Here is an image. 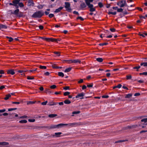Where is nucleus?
<instances>
[{
    "mask_svg": "<svg viewBox=\"0 0 147 147\" xmlns=\"http://www.w3.org/2000/svg\"><path fill=\"white\" fill-rule=\"evenodd\" d=\"M44 15V12L42 10L37 11L32 15V17L34 18H40Z\"/></svg>",
    "mask_w": 147,
    "mask_h": 147,
    "instance_id": "f257e3e1",
    "label": "nucleus"
},
{
    "mask_svg": "<svg viewBox=\"0 0 147 147\" xmlns=\"http://www.w3.org/2000/svg\"><path fill=\"white\" fill-rule=\"evenodd\" d=\"M41 38L44 39L46 41L48 42L51 41L52 42H57V41H60V40L59 39H56L53 38H42L41 37Z\"/></svg>",
    "mask_w": 147,
    "mask_h": 147,
    "instance_id": "f03ea898",
    "label": "nucleus"
},
{
    "mask_svg": "<svg viewBox=\"0 0 147 147\" xmlns=\"http://www.w3.org/2000/svg\"><path fill=\"white\" fill-rule=\"evenodd\" d=\"M86 5L88 6V7L90 8V11L91 12H93L95 11V9L93 7V5L92 4L87 2L86 3Z\"/></svg>",
    "mask_w": 147,
    "mask_h": 147,
    "instance_id": "7ed1b4c3",
    "label": "nucleus"
},
{
    "mask_svg": "<svg viewBox=\"0 0 147 147\" xmlns=\"http://www.w3.org/2000/svg\"><path fill=\"white\" fill-rule=\"evenodd\" d=\"M65 7L66 9V10L68 11H70L71 10L70 7V3L67 2H65Z\"/></svg>",
    "mask_w": 147,
    "mask_h": 147,
    "instance_id": "20e7f679",
    "label": "nucleus"
},
{
    "mask_svg": "<svg viewBox=\"0 0 147 147\" xmlns=\"http://www.w3.org/2000/svg\"><path fill=\"white\" fill-rule=\"evenodd\" d=\"M117 4L120 7H122L126 5V3L125 1H122L118 3Z\"/></svg>",
    "mask_w": 147,
    "mask_h": 147,
    "instance_id": "39448f33",
    "label": "nucleus"
},
{
    "mask_svg": "<svg viewBox=\"0 0 147 147\" xmlns=\"http://www.w3.org/2000/svg\"><path fill=\"white\" fill-rule=\"evenodd\" d=\"M79 124L78 123H72L68 124L67 126L68 127H72L75 126L79 125Z\"/></svg>",
    "mask_w": 147,
    "mask_h": 147,
    "instance_id": "423d86ee",
    "label": "nucleus"
},
{
    "mask_svg": "<svg viewBox=\"0 0 147 147\" xmlns=\"http://www.w3.org/2000/svg\"><path fill=\"white\" fill-rule=\"evenodd\" d=\"M84 95V93L83 92H82L78 94L76 96V98H80V99L83 98V97Z\"/></svg>",
    "mask_w": 147,
    "mask_h": 147,
    "instance_id": "0eeeda50",
    "label": "nucleus"
},
{
    "mask_svg": "<svg viewBox=\"0 0 147 147\" xmlns=\"http://www.w3.org/2000/svg\"><path fill=\"white\" fill-rule=\"evenodd\" d=\"M49 129H52L55 128H58L57 125H52L50 126L46 127Z\"/></svg>",
    "mask_w": 147,
    "mask_h": 147,
    "instance_id": "6e6552de",
    "label": "nucleus"
},
{
    "mask_svg": "<svg viewBox=\"0 0 147 147\" xmlns=\"http://www.w3.org/2000/svg\"><path fill=\"white\" fill-rule=\"evenodd\" d=\"M7 73L8 74H11L13 75L15 74L13 69H9L7 71Z\"/></svg>",
    "mask_w": 147,
    "mask_h": 147,
    "instance_id": "1a4fd4ad",
    "label": "nucleus"
},
{
    "mask_svg": "<svg viewBox=\"0 0 147 147\" xmlns=\"http://www.w3.org/2000/svg\"><path fill=\"white\" fill-rule=\"evenodd\" d=\"M63 8V7H60L59 8L56 9L54 12L55 13H58L60 12Z\"/></svg>",
    "mask_w": 147,
    "mask_h": 147,
    "instance_id": "9d476101",
    "label": "nucleus"
},
{
    "mask_svg": "<svg viewBox=\"0 0 147 147\" xmlns=\"http://www.w3.org/2000/svg\"><path fill=\"white\" fill-rule=\"evenodd\" d=\"M9 144L8 142H0V145L2 146H7Z\"/></svg>",
    "mask_w": 147,
    "mask_h": 147,
    "instance_id": "9b49d317",
    "label": "nucleus"
},
{
    "mask_svg": "<svg viewBox=\"0 0 147 147\" xmlns=\"http://www.w3.org/2000/svg\"><path fill=\"white\" fill-rule=\"evenodd\" d=\"M81 61L78 59H73V63H81Z\"/></svg>",
    "mask_w": 147,
    "mask_h": 147,
    "instance_id": "f8f14e48",
    "label": "nucleus"
},
{
    "mask_svg": "<svg viewBox=\"0 0 147 147\" xmlns=\"http://www.w3.org/2000/svg\"><path fill=\"white\" fill-rule=\"evenodd\" d=\"M7 28V27L6 26L2 24H0V29H6Z\"/></svg>",
    "mask_w": 147,
    "mask_h": 147,
    "instance_id": "ddd939ff",
    "label": "nucleus"
},
{
    "mask_svg": "<svg viewBox=\"0 0 147 147\" xmlns=\"http://www.w3.org/2000/svg\"><path fill=\"white\" fill-rule=\"evenodd\" d=\"M19 12V10L18 9H17L14 11V13H12L16 15L17 16Z\"/></svg>",
    "mask_w": 147,
    "mask_h": 147,
    "instance_id": "4468645a",
    "label": "nucleus"
},
{
    "mask_svg": "<svg viewBox=\"0 0 147 147\" xmlns=\"http://www.w3.org/2000/svg\"><path fill=\"white\" fill-rule=\"evenodd\" d=\"M28 3L29 4V5L31 6L32 5L33 6V4H34L33 1L32 0H29L28 1Z\"/></svg>",
    "mask_w": 147,
    "mask_h": 147,
    "instance_id": "2eb2a0df",
    "label": "nucleus"
},
{
    "mask_svg": "<svg viewBox=\"0 0 147 147\" xmlns=\"http://www.w3.org/2000/svg\"><path fill=\"white\" fill-rule=\"evenodd\" d=\"M139 35L140 36H142V37H144L145 36H147V33H140L139 34Z\"/></svg>",
    "mask_w": 147,
    "mask_h": 147,
    "instance_id": "dca6fc26",
    "label": "nucleus"
},
{
    "mask_svg": "<svg viewBox=\"0 0 147 147\" xmlns=\"http://www.w3.org/2000/svg\"><path fill=\"white\" fill-rule=\"evenodd\" d=\"M62 133L61 132L55 133L54 135L53 136H55L56 137H59V136Z\"/></svg>",
    "mask_w": 147,
    "mask_h": 147,
    "instance_id": "f3484780",
    "label": "nucleus"
},
{
    "mask_svg": "<svg viewBox=\"0 0 147 147\" xmlns=\"http://www.w3.org/2000/svg\"><path fill=\"white\" fill-rule=\"evenodd\" d=\"M58 104L57 102H51L49 103L48 105L50 106H53L56 105Z\"/></svg>",
    "mask_w": 147,
    "mask_h": 147,
    "instance_id": "a211bd4d",
    "label": "nucleus"
},
{
    "mask_svg": "<svg viewBox=\"0 0 147 147\" xmlns=\"http://www.w3.org/2000/svg\"><path fill=\"white\" fill-rule=\"evenodd\" d=\"M11 96V94H9L6 95L5 97L4 98V99L5 100H7L8 99L9 97Z\"/></svg>",
    "mask_w": 147,
    "mask_h": 147,
    "instance_id": "6ab92c4d",
    "label": "nucleus"
},
{
    "mask_svg": "<svg viewBox=\"0 0 147 147\" xmlns=\"http://www.w3.org/2000/svg\"><path fill=\"white\" fill-rule=\"evenodd\" d=\"M71 67H70L66 69L64 71V72H69L71 69Z\"/></svg>",
    "mask_w": 147,
    "mask_h": 147,
    "instance_id": "aec40b11",
    "label": "nucleus"
},
{
    "mask_svg": "<svg viewBox=\"0 0 147 147\" xmlns=\"http://www.w3.org/2000/svg\"><path fill=\"white\" fill-rule=\"evenodd\" d=\"M57 114H51L49 115L48 116L50 118H53L55 116H57Z\"/></svg>",
    "mask_w": 147,
    "mask_h": 147,
    "instance_id": "412c9836",
    "label": "nucleus"
},
{
    "mask_svg": "<svg viewBox=\"0 0 147 147\" xmlns=\"http://www.w3.org/2000/svg\"><path fill=\"white\" fill-rule=\"evenodd\" d=\"M80 113V112L79 111H74L72 113L73 115H71V116H74V114H79Z\"/></svg>",
    "mask_w": 147,
    "mask_h": 147,
    "instance_id": "4be33fe9",
    "label": "nucleus"
},
{
    "mask_svg": "<svg viewBox=\"0 0 147 147\" xmlns=\"http://www.w3.org/2000/svg\"><path fill=\"white\" fill-rule=\"evenodd\" d=\"M122 86V85L121 84H119L117 86H115L113 87V89H115L116 88H120Z\"/></svg>",
    "mask_w": 147,
    "mask_h": 147,
    "instance_id": "5701e85b",
    "label": "nucleus"
},
{
    "mask_svg": "<svg viewBox=\"0 0 147 147\" xmlns=\"http://www.w3.org/2000/svg\"><path fill=\"white\" fill-rule=\"evenodd\" d=\"M96 60L99 62H101L102 61L103 59L101 58H98L96 59Z\"/></svg>",
    "mask_w": 147,
    "mask_h": 147,
    "instance_id": "b1692460",
    "label": "nucleus"
},
{
    "mask_svg": "<svg viewBox=\"0 0 147 147\" xmlns=\"http://www.w3.org/2000/svg\"><path fill=\"white\" fill-rule=\"evenodd\" d=\"M81 7L82 8H84L86 7V5L85 3H82L80 5Z\"/></svg>",
    "mask_w": 147,
    "mask_h": 147,
    "instance_id": "393cba45",
    "label": "nucleus"
},
{
    "mask_svg": "<svg viewBox=\"0 0 147 147\" xmlns=\"http://www.w3.org/2000/svg\"><path fill=\"white\" fill-rule=\"evenodd\" d=\"M132 96V94H128L126 95L125 98H130Z\"/></svg>",
    "mask_w": 147,
    "mask_h": 147,
    "instance_id": "a878e982",
    "label": "nucleus"
},
{
    "mask_svg": "<svg viewBox=\"0 0 147 147\" xmlns=\"http://www.w3.org/2000/svg\"><path fill=\"white\" fill-rule=\"evenodd\" d=\"M71 102V101L68 100H66L64 101V103L66 104H69Z\"/></svg>",
    "mask_w": 147,
    "mask_h": 147,
    "instance_id": "bb28decb",
    "label": "nucleus"
},
{
    "mask_svg": "<svg viewBox=\"0 0 147 147\" xmlns=\"http://www.w3.org/2000/svg\"><path fill=\"white\" fill-rule=\"evenodd\" d=\"M140 65H143L144 67L147 66V62L142 63L140 64Z\"/></svg>",
    "mask_w": 147,
    "mask_h": 147,
    "instance_id": "cd10ccee",
    "label": "nucleus"
},
{
    "mask_svg": "<svg viewBox=\"0 0 147 147\" xmlns=\"http://www.w3.org/2000/svg\"><path fill=\"white\" fill-rule=\"evenodd\" d=\"M44 6V5H38L37 6V7L38 9H42L43 8Z\"/></svg>",
    "mask_w": 147,
    "mask_h": 147,
    "instance_id": "c85d7f7f",
    "label": "nucleus"
},
{
    "mask_svg": "<svg viewBox=\"0 0 147 147\" xmlns=\"http://www.w3.org/2000/svg\"><path fill=\"white\" fill-rule=\"evenodd\" d=\"M23 16V13L21 11H19L18 14L17 16H19V17H21L22 16Z\"/></svg>",
    "mask_w": 147,
    "mask_h": 147,
    "instance_id": "c756f323",
    "label": "nucleus"
},
{
    "mask_svg": "<svg viewBox=\"0 0 147 147\" xmlns=\"http://www.w3.org/2000/svg\"><path fill=\"white\" fill-rule=\"evenodd\" d=\"M58 75L62 77H63L64 76L63 73L62 72H59L58 73Z\"/></svg>",
    "mask_w": 147,
    "mask_h": 147,
    "instance_id": "7c9ffc66",
    "label": "nucleus"
},
{
    "mask_svg": "<svg viewBox=\"0 0 147 147\" xmlns=\"http://www.w3.org/2000/svg\"><path fill=\"white\" fill-rule=\"evenodd\" d=\"M65 61L69 63H72L73 60H65Z\"/></svg>",
    "mask_w": 147,
    "mask_h": 147,
    "instance_id": "2f4dec72",
    "label": "nucleus"
},
{
    "mask_svg": "<svg viewBox=\"0 0 147 147\" xmlns=\"http://www.w3.org/2000/svg\"><path fill=\"white\" fill-rule=\"evenodd\" d=\"M27 122V121L26 120H23L19 121V122L20 123H26Z\"/></svg>",
    "mask_w": 147,
    "mask_h": 147,
    "instance_id": "473e14b6",
    "label": "nucleus"
},
{
    "mask_svg": "<svg viewBox=\"0 0 147 147\" xmlns=\"http://www.w3.org/2000/svg\"><path fill=\"white\" fill-rule=\"evenodd\" d=\"M140 66H138L134 67L133 68L134 69H136V71H138V69H139L140 68Z\"/></svg>",
    "mask_w": 147,
    "mask_h": 147,
    "instance_id": "72a5a7b5",
    "label": "nucleus"
},
{
    "mask_svg": "<svg viewBox=\"0 0 147 147\" xmlns=\"http://www.w3.org/2000/svg\"><path fill=\"white\" fill-rule=\"evenodd\" d=\"M108 14H112L113 15H115L116 14V12H108Z\"/></svg>",
    "mask_w": 147,
    "mask_h": 147,
    "instance_id": "f704fd0d",
    "label": "nucleus"
},
{
    "mask_svg": "<svg viewBox=\"0 0 147 147\" xmlns=\"http://www.w3.org/2000/svg\"><path fill=\"white\" fill-rule=\"evenodd\" d=\"M127 140H118L117 142H115V143H121L122 142H124L126 141H127Z\"/></svg>",
    "mask_w": 147,
    "mask_h": 147,
    "instance_id": "c9c22d12",
    "label": "nucleus"
},
{
    "mask_svg": "<svg viewBox=\"0 0 147 147\" xmlns=\"http://www.w3.org/2000/svg\"><path fill=\"white\" fill-rule=\"evenodd\" d=\"M141 121L142 122H144L145 123H146L147 122V118L142 119L141 120Z\"/></svg>",
    "mask_w": 147,
    "mask_h": 147,
    "instance_id": "e433bc0d",
    "label": "nucleus"
},
{
    "mask_svg": "<svg viewBox=\"0 0 147 147\" xmlns=\"http://www.w3.org/2000/svg\"><path fill=\"white\" fill-rule=\"evenodd\" d=\"M98 5L100 8L102 7L103 6V5L101 2H99L98 3Z\"/></svg>",
    "mask_w": 147,
    "mask_h": 147,
    "instance_id": "4c0bfd02",
    "label": "nucleus"
},
{
    "mask_svg": "<svg viewBox=\"0 0 147 147\" xmlns=\"http://www.w3.org/2000/svg\"><path fill=\"white\" fill-rule=\"evenodd\" d=\"M18 4L19 6L20 7H23L24 6V5L23 4V3H22V2L21 3H19Z\"/></svg>",
    "mask_w": 147,
    "mask_h": 147,
    "instance_id": "58836bf2",
    "label": "nucleus"
},
{
    "mask_svg": "<svg viewBox=\"0 0 147 147\" xmlns=\"http://www.w3.org/2000/svg\"><path fill=\"white\" fill-rule=\"evenodd\" d=\"M108 44L107 43H101L99 44L100 46H102L103 45H106Z\"/></svg>",
    "mask_w": 147,
    "mask_h": 147,
    "instance_id": "ea45409f",
    "label": "nucleus"
},
{
    "mask_svg": "<svg viewBox=\"0 0 147 147\" xmlns=\"http://www.w3.org/2000/svg\"><path fill=\"white\" fill-rule=\"evenodd\" d=\"M6 37L9 39V40H8L9 42H11L12 41L13 39L11 37H9L8 36H7Z\"/></svg>",
    "mask_w": 147,
    "mask_h": 147,
    "instance_id": "a19ab883",
    "label": "nucleus"
},
{
    "mask_svg": "<svg viewBox=\"0 0 147 147\" xmlns=\"http://www.w3.org/2000/svg\"><path fill=\"white\" fill-rule=\"evenodd\" d=\"M63 126H64V124L63 123H60L57 125V127L58 128H59V127H62Z\"/></svg>",
    "mask_w": 147,
    "mask_h": 147,
    "instance_id": "79ce46f5",
    "label": "nucleus"
},
{
    "mask_svg": "<svg viewBox=\"0 0 147 147\" xmlns=\"http://www.w3.org/2000/svg\"><path fill=\"white\" fill-rule=\"evenodd\" d=\"M41 69H46V67L45 66H41L40 65L39 67Z\"/></svg>",
    "mask_w": 147,
    "mask_h": 147,
    "instance_id": "37998d69",
    "label": "nucleus"
},
{
    "mask_svg": "<svg viewBox=\"0 0 147 147\" xmlns=\"http://www.w3.org/2000/svg\"><path fill=\"white\" fill-rule=\"evenodd\" d=\"M56 85H53L51 86L50 87L51 89H54L55 88H56Z\"/></svg>",
    "mask_w": 147,
    "mask_h": 147,
    "instance_id": "c03bdc74",
    "label": "nucleus"
},
{
    "mask_svg": "<svg viewBox=\"0 0 147 147\" xmlns=\"http://www.w3.org/2000/svg\"><path fill=\"white\" fill-rule=\"evenodd\" d=\"M12 3L13 4V5H16V4H18L19 3L17 2L16 0H14L13 1Z\"/></svg>",
    "mask_w": 147,
    "mask_h": 147,
    "instance_id": "a18cd8bd",
    "label": "nucleus"
},
{
    "mask_svg": "<svg viewBox=\"0 0 147 147\" xmlns=\"http://www.w3.org/2000/svg\"><path fill=\"white\" fill-rule=\"evenodd\" d=\"M77 19H80L81 21H83L84 20V19L81 16L78 17Z\"/></svg>",
    "mask_w": 147,
    "mask_h": 147,
    "instance_id": "49530a36",
    "label": "nucleus"
},
{
    "mask_svg": "<svg viewBox=\"0 0 147 147\" xmlns=\"http://www.w3.org/2000/svg\"><path fill=\"white\" fill-rule=\"evenodd\" d=\"M123 10L122 8L118 9H117V11L118 12H122Z\"/></svg>",
    "mask_w": 147,
    "mask_h": 147,
    "instance_id": "de8ad7c7",
    "label": "nucleus"
},
{
    "mask_svg": "<svg viewBox=\"0 0 147 147\" xmlns=\"http://www.w3.org/2000/svg\"><path fill=\"white\" fill-rule=\"evenodd\" d=\"M26 71H26L20 70H18V72H19L20 73H22L24 72H26Z\"/></svg>",
    "mask_w": 147,
    "mask_h": 147,
    "instance_id": "09e8293b",
    "label": "nucleus"
},
{
    "mask_svg": "<svg viewBox=\"0 0 147 147\" xmlns=\"http://www.w3.org/2000/svg\"><path fill=\"white\" fill-rule=\"evenodd\" d=\"M70 94V92H66L64 93V96H66Z\"/></svg>",
    "mask_w": 147,
    "mask_h": 147,
    "instance_id": "8fccbe9b",
    "label": "nucleus"
},
{
    "mask_svg": "<svg viewBox=\"0 0 147 147\" xmlns=\"http://www.w3.org/2000/svg\"><path fill=\"white\" fill-rule=\"evenodd\" d=\"M17 109V108H10L8 109V111H13V110H15Z\"/></svg>",
    "mask_w": 147,
    "mask_h": 147,
    "instance_id": "3c124183",
    "label": "nucleus"
},
{
    "mask_svg": "<svg viewBox=\"0 0 147 147\" xmlns=\"http://www.w3.org/2000/svg\"><path fill=\"white\" fill-rule=\"evenodd\" d=\"M54 53L57 55L58 56H60V53L57 52H55Z\"/></svg>",
    "mask_w": 147,
    "mask_h": 147,
    "instance_id": "603ef678",
    "label": "nucleus"
},
{
    "mask_svg": "<svg viewBox=\"0 0 147 147\" xmlns=\"http://www.w3.org/2000/svg\"><path fill=\"white\" fill-rule=\"evenodd\" d=\"M126 77L127 80L130 79L131 78V75L127 76Z\"/></svg>",
    "mask_w": 147,
    "mask_h": 147,
    "instance_id": "864d4df0",
    "label": "nucleus"
},
{
    "mask_svg": "<svg viewBox=\"0 0 147 147\" xmlns=\"http://www.w3.org/2000/svg\"><path fill=\"white\" fill-rule=\"evenodd\" d=\"M110 30H111L112 32H114L116 30L115 28H111L110 29Z\"/></svg>",
    "mask_w": 147,
    "mask_h": 147,
    "instance_id": "5fc2aeb1",
    "label": "nucleus"
},
{
    "mask_svg": "<svg viewBox=\"0 0 147 147\" xmlns=\"http://www.w3.org/2000/svg\"><path fill=\"white\" fill-rule=\"evenodd\" d=\"M69 86H66L63 88V89L65 90H69Z\"/></svg>",
    "mask_w": 147,
    "mask_h": 147,
    "instance_id": "6e6d98bb",
    "label": "nucleus"
},
{
    "mask_svg": "<svg viewBox=\"0 0 147 147\" xmlns=\"http://www.w3.org/2000/svg\"><path fill=\"white\" fill-rule=\"evenodd\" d=\"M47 101H46L45 102H43L41 103V104L43 105H46L47 104Z\"/></svg>",
    "mask_w": 147,
    "mask_h": 147,
    "instance_id": "4d7b16f0",
    "label": "nucleus"
},
{
    "mask_svg": "<svg viewBox=\"0 0 147 147\" xmlns=\"http://www.w3.org/2000/svg\"><path fill=\"white\" fill-rule=\"evenodd\" d=\"M27 78L28 80H32L34 79V78L33 77H31L30 76H28L27 77Z\"/></svg>",
    "mask_w": 147,
    "mask_h": 147,
    "instance_id": "13d9d810",
    "label": "nucleus"
},
{
    "mask_svg": "<svg viewBox=\"0 0 147 147\" xmlns=\"http://www.w3.org/2000/svg\"><path fill=\"white\" fill-rule=\"evenodd\" d=\"M54 16V15L53 14H50L49 15V16L50 18H51Z\"/></svg>",
    "mask_w": 147,
    "mask_h": 147,
    "instance_id": "bf43d9fd",
    "label": "nucleus"
},
{
    "mask_svg": "<svg viewBox=\"0 0 147 147\" xmlns=\"http://www.w3.org/2000/svg\"><path fill=\"white\" fill-rule=\"evenodd\" d=\"M28 121L30 122H34L35 121V120L34 119H29Z\"/></svg>",
    "mask_w": 147,
    "mask_h": 147,
    "instance_id": "052dcab7",
    "label": "nucleus"
},
{
    "mask_svg": "<svg viewBox=\"0 0 147 147\" xmlns=\"http://www.w3.org/2000/svg\"><path fill=\"white\" fill-rule=\"evenodd\" d=\"M13 104H19L20 103L19 102H12Z\"/></svg>",
    "mask_w": 147,
    "mask_h": 147,
    "instance_id": "680f3d73",
    "label": "nucleus"
},
{
    "mask_svg": "<svg viewBox=\"0 0 147 147\" xmlns=\"http://www.w3.org/2000/svg\"><path fill=\"white\" fill-rule=\"evenodd\" d=\"M92 86H93L92 84H88L87 85V87H89V88L92 87Z\"/></svg>",
    "mask_w": 147,
    "mask_h": 147,
    "instance_id": "e2e57ef3",
    "label": "nucleus"
},
{
    "mask_svg": "<svg viewBox=\"0 0 147 147\" xmlns=\"http://www.w3.org/2000/svg\"><path fill=\"white\" fill-rule=\"evenodd\" d=\"M39 29L40 30H42L43 28V27L42 26L40 25L39 26Z\"/></svg>",
    "mask_w": 147,
    "mask_h": 147,
    "instance_id": "0e129e2a",
    "label": "nucleus"
},
{
    "mask_svg": "<svg viewBox=\"0 0 147 147\" xmlns=\"http://www.w3.org/2000/svg\"><path fill=\"white\" fill-rule=\"evenodd\" d=\"M34 103V102L32 101H29L27 102L28 105Z\"/></svg>",
    "mask_w": 147,
    "mask_h": 147,
    "instance_id": "69168bd1",
    "label": "nucleus"
},
{
    "mask_svg": "<svg viewBox=\"0 0 147 147\" xmlns=\"http://www.w3.org/2000/svg\"><path fill=\"white\" fill-rule=\"evenodd\" d=\"M50 74L48 72H46L45 73V75L47 76H48Z\"/></svg>",
    "mask_w": 147,
    "mask_h": 147,
    "instance_id": "338daca9",
    "label": "nucleus"
},
{
    "mask_svg": "<svg viewBox=\"0 0 147 147\" xmlns=\"http://www.w3.org/2000/svg\"><path fill=\"white\" fill-rule=\"evenodd\" d=\"M140 94L139 93H137L135 94L134 96H139V95H140Z\"/></svg>",
    "mask_w": 147,
    "mask_h": 147,
    "instance_id": "774afa93",
    "label": "nucleus"
}]
</instances>
